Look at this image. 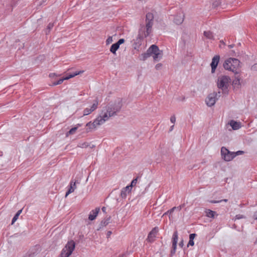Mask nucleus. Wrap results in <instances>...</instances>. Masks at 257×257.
<instances>
[{"instance_id":"5701e85b","label":"nucleus","mask_w":257,"mask_h":257,"mask_svg":"<svg viewBox=\"0 0 257 257\" xmlns=\"http://www.w3.org/2000/svg\"><path fill=\"white\" fill-rule=\"evenodd\" d=\"M53 26H54L53 23H49L48 24L47 29H46V34H48L50 32V30L52 29Z\"/></svg>"},{"instance_id":"f8f14e48","label":"nucleus","mask_w":257,"mask_h":257,"mask_svg":"<svg viewBox=\"0 0 257 257\" xmlns=\"http://www.w3.org/2000/svg\"><path fill=\"white\" fill-rule=\"evenodd\" d=\"M184 14L183 13H180L175 16L174 19V22L177 25L181 24L184 21Z\"/></svg>"},{"instance_id":"6e6d98bb","label":"nucleus","mask_w":257,"mask_h":257,"mask_svg":"<svg viewBox=\"0 0 257 257\" xmlns=\"http://www.w3.org/2000/svg\"><path fill=\"white\" fill-rule=\"evenodd\" d=\"M55 75V73H52V74H50V76L52 77V76H53V75Z\"/></svg>"},{"instance_id":"a19ab883","label":"nucleus","mask_w":257,"mask_h":257,"mask_svg":"<svg viewBox=\"0 0 257 257\" xmlns=\"http://www.w3.org/2000/svg\"><path fill=\"white\" fill-rule=\"evenodd\" d=\"M176 208V207H173L171 209H170V210H169L168 211H169V213L170 214H171L173 213V212L174 211V210Z\"/></svg>"},{"instance_id":"0eeeda50","label":"nucleus","mask_w":257,"mask_h":257,"mask_svg":"<svg viewBox=\"0 0 257 257\" xmlns=\"http://www.w3.org/2000/svg\"><path fill=\"white\" fill-rule=\"evenodd\" d=\"M221 155L224 161L228 162L235 158V152H230L225 147H222L221 148Z\"/></svg>"},{"instance_id":"49530a36","label":"nucleus","mask_w":257,"mask_h":257,"mask_svg":"<svg viewBox=\"0 0 257 257\" xmlns=\"http://www.w3.org/2000/svg\"><path fill=\"white\" fill-rule=\"evenodd\" d=\"M102 209V211L104 213H106V207H103L102 208V209Z\"/></svg>"},{"instance_id":"39448f33","label":"nucleus","mask_w":257,"mask_h":257,"mask_svg":"<svg viewBox=\"0 0 257 257\" xmlns=\"http://www.w3.org/2000/svg\"><path fill=\"white\" fill-rule=\"evenodd\" d=\"M74 248L75 242L73 240L68 242L61 251V257H69L72 254Z\"/></svg>"},{"instance_id":"f704fd0d","label":"nucleus","mask_w":257,"mask_h":257,"mask_svg":"<svg viewBox=\"0 0 257 257\" xmlns=\"http://www.w3.org/2000/svg\"><path fill=\"white\" fill-rule=\"evenodd\" d=\"M244 153V152L241 151H238L235 153V157L237 155H242Z\"/></svg>"},{"instance_id":"5fc2aeb1","label":"nucleus","mask_w":257,"mask_h":257,"mask_svg":"<svg viewBox=\"0 0 257 257\" xmlns=\"http://www.w3.org/2000/svg\"><path fill=\"white\" fill-rule=\"evenodd\" d=\"M169 211H168L167 212H165V213L163 214V216H164V215H167V214H168V213H169Z\"/></svg>"},{"instance_id":"473e14b6","label":"nucleus","mask_w":257,"mask_h":257,"mask_svg":"<svg viewBox=\"0 0 257 257\" xmlns=\"http://www.w3.org/2000/svg\"><path fill=\"white\" fill-rule=\"evenodd\" d=\"M170 121L172 123H175L176 121V117L175 115H172L170 118Z\"/></svg>"},{"instance_id":"9d476101","label":"nucleus","mask_w":257,"mask_h":257,"mask_svg":"<svg viewBox=\"0 0 257 257\" xmlns=\"http://www.w3.org/2000/svg\"><path fill=\"white\" fill-rule=\"evenodd\" d=\"M177 241H178V232L177 231H176L174 232L173 235L172 250L171 251V254H174L176 252Z\"/></svg>"},{"instance_id":"c9c22d12","label":"nucleus","mask_w":257,"mask_h":257,"mask_svg":"<svg viewBox=\"0 0 257 257\" xmlns=\"http://www.w3.org/2000/svg\"><path fill=\"white\" fill-rule=\"evenodd\" d=\"M194 244V240L192 239H189V242L187 244V246L191 245L193 246Z\"/></svg>"},{"instance_id":"c03bdc74","label":"nucleus","mask_w":257,"mask_h":257,"mask_svg":"<svg viewBox=\"0 0 257 257\" xmlns=\"http://www.w3.org/2000/svg\"><path fill=\"white\" fill-rule=\"evenodd\" d=\"M253 216L254 219L257 220V211L254 213Z\"/></svg>"},{"instance_id":"4468645a","label":"nucleus","mask_w":257,"mask_h":257,"mask_svg":"<svg viewBox=\"0 0 257 257\" xmlns=\"http://www.w3.org/2000/svg\"><path fill=\"white\" fill-rule=\"evenodd\" d=\"M99 210V208H96L94 210H92L89 215L88 219L90 220H93L97 216Z\"/></svg>"},{"instance_id":"a211bd4d","label":"nucleus","mask_w":257,"mask_h":257,"mask_svg":"<svg viewBox=\"0 0 257 257\" xmlns=\"http://www.w3.org/2000/svg\"><path fill=\"white\" fill-rule=\"evenodd\" d=\"M204 36L207 39L210 40H214L213 34L210 31H206L204 32Z\"/></svg>"},{"instance_id":"e433bc0d","label":"nucleus","mask_w":257,"mask_h":257,"mask_svg":"<svg viewBox=\"0 0 257 257\" xmlns=\"http://www.w3.org/2000/svg\"><path fill=\"white\" fill-rule=\"evenodd\" d=\"M244 217L243 216V215H240V214H238V215H236L235 216V218L236 219H241V218H244Z\"/></svg>"},{"instance_id":"aec40b11","label":"nucleus","mask_w":257,"mask_h":257,"mask_svg":"<svg viewBox=\"0 0 257 257\" xmlns=\"http://www.w3.org/2000/svg\"><path fill=\"white\" fill-rule=\"evenodd\" d=\"M83 72H84V71H80L78 72V73H74V74H70L69 76L65 77L64 79H65V80H68L70 78L74 77V76H75L77 75L82 73Z\"/></svg>"},{"instance_id":"393cba45","label":"nucleus","mask_w":257,"mask_h":257,"mask_svg":"<svg viewBox=\"0 0 257 257\" xmlns=\"http://www.w3.org/2000/svg\"><path fill=\"white\" fill-rule=\"evenodd\" d=\"M65 80L64 78H61V79H60L59 80H58L57 82H54L53 85H59V84H61L63 81Z\"/></svg>"},{"instance_id":"9b49d317","label":"nucleus","mask_w":257,"mask_h":257,"mask_svg":"<svg viewBox=\"0 0 257 257\" xmlns=\"http://www.w3.org/2000/svg\"><path fill=\"white\" fill-rule=\"evenodd\" d=\"M220 59V57L218 55L215 56L212 60V62L211 63V72L212 73L215 72V69L218 65Z\"/></svg>"},{"instance_id":"a878e982","label":"nucleus","mask_w":257,"mask_h":257,"mask_svg":"<svg viewBox=\"0 0 257 257\" xmlns=\"http://www.w3.org/2000/svg\"><path fill=\"white\" fill-rule=\"evenodd\" d=\"M113 41L112 37L111 36H109L108 37V38L106 40V45H109L110 43H111Z\"/></svg>"},{"instance_id":"3c124183","label":"nucleus","mask_w":257,"mask_h":257,"mask_svg":"<svg viewBox=\"0 0 257 257\" xmlns=\"http://www.w3.org/2000/svg\"><path fill=\"white\" fill-rule=\"evenodd\" d=\"M71 135V134H69V131H68V132L66 133V136L67 137H68V136H69V135Z\"/></svg>"},{"instance_id":"cd10ccee","label":"nucleus","mask_w":257,"mask_h":257,"mask_svg":"<svg viewBox=\"0 0 257 257\" xmlns=\"http://www.w3.org/2000/svg\"><path fill=\"white\" fill-rule=\"evenodd\" d=\"M78 128V127H73L72 128L70 131H69V134H74L76 131L77 130Z\"/></svg>"},{"instance_id":"6e6552de","label":"nucleus","mask_w":257,"mask_h":257,"mask_svg":"<svg viewBox=\"0 0 257 257\" xmlns=\"http://www.w3.org/2000/svg\"><path fill=\"white\" fill-rule=\"evenodd\" d=\"M218 94L216 92H213L209 94L206 99V104L208 106H212L214 105L217 100Z\"/></svg>"},{"instance_id":"603ef678","label":"nucleus","mask_w":257,"mask_h":257,"mask_svg":"<svg viewBox=\"0 0 257 257\" xmlns=\"http://www.w3.org/2000/svg\"><path fill=\"white\" fill-rule=\"evenodd\" d=\"M233 46H234V45H229V46H228L229 48H233Z\"/></svg>"},{"instance_id":"c756f323","label":"nucleus","mask_w":257,"mask_h":257,"mask_svg":"<svg viewBox=\"0 0 257 257\" xmlns=\"http://www.w3.org/2000/svg\"><path fill=\"white\" fill-rule=\"evenodd\" d=\"M124 42V39H120L116 43L119 46L120 45L123 44Z\"/></svg>"},{"instance_id":"c85d7f7f","label":"nucleus","mask_w":257,"mask_h":257,"mask_svg":"<svg viewBox=\"0 0 257 257\" xmlns=\"http://www.w3.org/2000/svg\"><path fill=\"white\" fill-rule=\"evenodd\" d=\"M127 192L123 191V189L121 190L120 195L122 198H124L126 197Z\"/></svg>"},{"instance_id":"f257e3e1","label":"nucleus","mask_w":257,"mask_h":257,"mask_svg":"<svg viewBox=\"0 0 257 257\" xmlns=\"http://www.w3.org/2000/svg\"><path fill=\"white\" fill-rule=\"evenodd\" d=\"M122 106V99L118 98L111 103H109L104 107L100 114L94 119L93 122L91 121L86 124V132H91L97 128V126L103 124L111 117L116 115Z\"/></svg>"},{"instance_id":"4d7b16f0","label":"nucleus","mask_w":257,"mask_h":257,"mask_svg":"<svg viewBox=\"0 0 257 257\" xmlns=\"http://www.w3.org/2000/svg\"><path fill=\"white\" fill-rule=\"evenodd\" d=\"M178 208H179V209H181V208H182V207H181V206H179Z\"/></svg>"},{"instance_id":"864d4df0","label":"nucleus","mask_w":257,"mask_h":257,"mask_svg":"<svg viewBox=\"0 0 257 257\" xmlns=\"http://www.w3.org/2000/svg\"><path fill=\"white\" fill-rule=\"evenodd\" d=\"M222 201H224V202H226L227 201V199H223V200H221V202Z\"/></svg>"},{"instance_id":"7ed1b4c3","label":"nucleus","mask_w":257,"mask_h":257,"mask_svg":"<svg viewBox=\"0 0 257 257\" xmlns=\"http://www.w3.org/2000/svg\"><path fill=\"white\" fill-rule=\"evenodd\" d=\"M223 67L226 70L237 73V69L240 67V61L236 58H230L225 61Z\"/></svg>"},{"instance_id":"1a4fd4ad","label":"nucleus","mask_w":257,"mask_h":257,"mask_svg":"<svg viewBox=\"0 0 257 257\" xmlns=\"http://www.w3.org/2000/svg\"><path fill=\"white\" fill-rule=\"evenodd\" d=\"M98 105V101L95 99L93 101L90 108H86L83 110V115H87L97 109Z\"/></svg>"},{"instance_id":"4be33fe9","label":"nucleus","mask_w":257,"mask_h":257,"mask_svg":"<svg viewBox=\"0 0 257 257\" xmlns=\"http://www.w3.org/2000/svg\"><path fill=\"white\" fill-rule=\"evenodd\" d=\"M89 146L88 143L87 142H84L82 143H79L78 145V147L81 148H86Z\"/></svg>"},{"instance_id":"2eb2a0df","label":"nucleus","mask_w":257,"mask_h":257,"mask_svg":"<svg viewBox=\"0 0 257 257\" xmlns=\"http://www.w3.org/2000/svg\"><path fill=\"white\" fill-rule=\"evenodd\" d=\"M228 124H229L234 130H237L241 127L240 123L233 120H230Z\"/></svg>"},{"instance_id":"79ce46f5","label":"nucleus","mask_w":257,"mask_h":257,"mask_svg":"<svg viewBox=\"0 0 257 257\" xmlns=\"http://www.w3.org/2000/svg\"><path fill=\"white\" fill-rule=\"evenodd\" d=\"M221 202V200H218V201L212 200V201H211L210 202H211L212 203H220Z\"/></svg>"},{"instance_id":"37998d69","label":"nucleus","mask_w":257,"mask_h":257,"mask_svg":"<svg viewBox=\"0 0 257 257\" xmlns=\"http://www.w3.org/2000/svg\"><path fill=\"white\" fill-rule=\"evenodd\" d=\"M179 245L180 247H182L183 246V245H184V243H183V240H181V241L179 242Z\"/></svg>"},{"instance_id":"58836bf2","label":"nucleus","mask_w":257,"mask_h":257,"mask_svg":"<svg viewBox=\"0 0 257 257\" xmlns=\"http://www.w3.org/2000/svg\"><path fill=\"white\" fill-rule=\"evenodd\" d=\"M162 66V64H160V63H159V64H157L156 65V69L158 70Z\"/></svg>"},{"instance_id":"72a5a7b5","label":"nucleus","mask_w":257,"mask_h":257,"mask_svg":"<svg viewBox=\"0 0 257 257\" xmlns=\"http://www.w3.org/2000/svg\"><path fill=\"white\" fill-rule=\"evenodd\" d=\"M196 236V234L195 233L190 234L189 235V239L194 240V239Z\"/></svg>"},{"instance_id":"f03ea898","label":"nucleus","mask_w":257,"mask_h":257,"mask_svg":"<svg viewBox=\"0 0 257 257\" xmlns=\"http://www.w3.org/2000/svg\"><path fill=\"white\" fill-rule=\"evenodd\" d=\"M150 56L153 57L155 61H159L162 58L163 51L160 50L157 46L152 45L146 53L140 56L139 59L140 60L145 61Z\"/></svg>"},{"instance_id":"de8ad7c7","label":"nucleus","mask_w":257,"mask_h":257,"mask_svg":"<svg viewBox=\"0 0 257 257\" xmlns=\"http://www.w3.org/2000/svg\"><path fill=\"white\" fill-rule=\"evenodd\" d=\"M22 211V210H19V211L17 212L16 214L19 216V215H20V214L21 213Z\"/></svg>"},{"instance_id":"7c9ffc66","label":"nucleus","mask_w":257,"mask_h":257,"mask_svg":"<svg viewBox=\"0 0 257 257\" xmlns=\"http://www.w3.org/2000/svg\"><path fill=\"white\" fill-rule=\"evenodd\" d=\"M131 186H127L123 188V191H126L127 193H129L131 191Z\"/></svg>"},{"instance_id":"4c0bfd02","label":"nucleus","mask_w":257,"mask_h":257,"mask_svg":"<svg viewBox=\"0 0 257 257\" xmlns=\"http://www.w3.org/2000/svg\"><path fill=\"white\" fill-rule=\"evenodd\" d=\"M251 69L253 70H257V64H255L251 67Z\"/></svg>"},{"instance_id":"ddd939ff","label":"nucleus","mask_w":257,"mask_h":257,"mask_svg":"<svg viewBox=\"0 0 257 257\" xmlns=\"http://www.w3.org/2000/svg\"><path fill=\"white\" fill-rule=\"evenodd\" d=\"M158 231V227H154L151 230V231L149 233L148 236L147 240L150 242L152 241L153 240V238L155 237Z\"/></svg>"},{"instance_id":"20e7f679","label":"nucleus","mask_w":257,"mask_h":257,"mask_svg":"<svg viewBox=\"0 0 257 257\" xmlns=\"http://www.w3.org/2000/svg\"><path fill=\"white\" fill-rule=\"evenodd\" d=\"M154 15L152 13H148L146 17V26H142L141 30L143 31V28L146 30L144 32V36L147 37L152 32V28L154 24Z\"/></svg>"},{"instance_id":"b1692460","label":"nucleus","mask_w":257,"mask_h":257,"mask_svg":"<svg viewBox=\"0 0 257 257\" xmlns=\"http://www.w3.org/2000/svg\"><path fill=\"white\" fill-rule=\"evenodd\" d=\"M240 79L238 77L235 78L233 81V84L234 85H240Z\"/></svg>"},{"instance_id":"423d86ee","label":"nucleus","mask_w":257,"mask_h":257,"mask_svg":"<svg viewBox=\"0 0 257 257\" xmlns=\"http://www.w3.org/2000/svg\"><path fill=\"white\" fill-rule=\"evenodd\" d=\"M230 81V78L225 75H221L218 77L217 79V87L219 89H221L222 91L227 89L228 84Z\"/></svg>"},{"instance_id":"2f4dec72","label":"nucleus","mask_w":257,"mask_h":257,"mask_svg":"<svg viewBox=\"0 0 257 257\" xmlns=\"http://www.w3.org/2000/svg\"><path fill=\"white\" fill-rule=\"evenodd\" d=\"M19 215H17L16 214H15V215L14 216V217H13V219H12V224H14V222L18 219V217H19Z\"/></svg>"},{"instance_id":"dca6fc26","label":"nucleus","mask_w":257,"mask_h":257,"mask_svg":"<svg viewBox=\"0 0 257 257\" xmlns=\"http://www.w3.org/2000/svg\"><path fill=\"white\" fill-rule=\"evenodd\" d=\"M76 188V182H73L71 181L70 182V187H69L68 191L66 193L65 197H66L69 194L73 192Z\"/></svg>"},{"instance_id":"412c9836","label":"nucleus","mask_w":257,"mask_h":257,"mask_svg":"<svg viewBox=\"0 0 257 257\" xmlns=\"http://www.w3.org/2000/svg\"><path fill=\"white\" fill-rule=\"evenodd\" d=\"M206 213L208 217L211 218H214L215 214H216V212L215 211L210 210H208Z\"/></svg>"},{"instance_id":"ea45409f","label":"nucleus","mask_w":257,"mask_h":257,"mask_svg":"<svg viewBox=\"0 0 257 257\" xmlns=\"http://www.w3.org/2000/svg\"><path fill=\"white\" fill-rule=\"evenodd\" d=\"M176 208V207H173L171 209H170V210H169L168 211H169V213L170 214H171L173 213V212L174 211V210Z\"/></svg>"},{"instance_id":"a18cd8bd","label":"nucleus","mask_w":257,"mask_h":257,"mask_svg":"<svg viewBox=\"0 0 257 257\" xmlns=\"http://www.w3.org/2000/svg\"><path fill=\"white\" fill-rule=\"evenodd\" d=\"M112 233V232L111 231H108L107 232V237H109L110 236V235Z\"/></svg>"},{"instance_id":"f3484780","label":"nucleus","mask_w":257,"mask_h":257,"mask_svg":"<svg viewBox=\"0 0 257 257\" xmlns=\"http://www.w3.org/2000/svg\"><path fill=\"white\" fill-rule=\"evenodd\" d=\"M110 216H109L108 217L105 218L104 220L101 221L99 224V228L97 229V230H99L102 227L106 226L108 223H110Z\"/></svg>"},{"instance_id":"8fccbe9b","label":"nucleus","mask_w":257,"mask_h":257,"mask_svg":"<svg viewBox=\"0 0 257 257\" xmlns=\"http://www.w3.org/2000/svg\"><path fill=\"white\" fill-rule=\"evenodd\" d=\"M174 125H172V126L170 127V132H171V131H172L173 130V128H174Z\"/></svg>"},{"instance_id":"09e8293b","label":"nucleus","mask_w":257,"mask_h":257,"mask_svg":"<svg viewBox=\"0 0 257 257\" xmlns=\"http://www.w3.org/2000/svg\"><path fill=\"white\" fill-rule=\"evenodd\" d=\"M217 93L218 94V95H217V99L220 97V95H221V92L220 91H219L218 92H217Z\"/></svg>"},{"instance_id":"bb28decb","label":"nucleus","mask_w":257,"mask_h":257,"mask_svg":"<svg viewBox=\"0 0 257 257\" xmlns=\"http://www.w3.org/2000/svg\"><path fill=\"white\" fill-rule=\"evenodd\" d=\"M137 181H138V178H135V179L133 180V181L131 182V184L130 185L131 186V188H132L133 186L136 185V184L137 183Z\"/></svg>"},{"instance_id":"6ab92c4d","label":"nucleus","mask_w":257,"mask_h":257,"mask_svg":"<svg viewBox=\"0 0 257 257\" xmlns=\"http://www.w3.org/2000/svg\"><path fill=\"white\" fill-rule=\"evenodd\" d=\"M119 46L116 44H113L110 48V51L113 54H115L116 51L118 49Z\"/></svg>"}]
</instances>
